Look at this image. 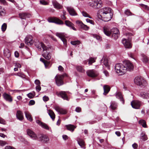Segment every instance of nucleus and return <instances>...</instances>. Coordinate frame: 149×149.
Wrapping results in <instances>:
<instances>
[{"mask_svg":"<svg viewBox=\"0 0 149 149\" xmlns=\"http://www.w3.org/2000/svg\"><path fill=\"white\" fill-rule=\"evenodd\" d=\"M96 58H94L91 57L88 60V64L89 65H91L92 64L95 62Z\"/></svg>","mask_w":149,"mask_h":149,"instance_id":"nucleus-39","label":"nucleus"},{"mask_svg":"<svg viewBox=\"0 0 149 149\" xmlns=\"http://www.w3.org/2000/svg\"><path fill=\"white\" fill-rule=\"evenodd\" d=\"M134 83L140 86H145L147 84L146 81L141 77L137 76L134 80Z\"/></svg>","mask_w":149,"mask_h":149,"instance_id":"nucleus-3","label":"nucleus"},{"mask_svg":"<svg viewBox=\"0 0 149 149\" xmlns=\"http://www.w3.org/2000/svg\"><path fill=\"white\" fill-rule=\"evenodd\" d=\"M86 20L87 22L90 23L91 24H93L94 23V22L93 21L89 19H86Z\"/></svg>","mask_w":149,"mask_h":149,"instance_id":"nucleus-54","label":"nucleus"},{"mask_svg":"<svg viewBox=\"0 0 149 149\" xmlns=\"http://www.w3.org/2000/svg\"><path fill=\"white\" fill-rule=\"evenodd\" d=\"M90 7L95 9L99 8L102 6V3L101 0H94L88 3Z\"/></svg>","mask_w":149,"mask_h":149,"instance_id":"nucleus-4","label":"nucleus"},{"mask_svg":"<svg viewBox=\"0 0 149 149\" xmlns=\"http://www.w3.org/2000/svg\"><path fill=\"white\" fill-rule=\"evenodd\" d=\"M16 117L19 120H22L23 119V113L20 111H17L16 113Z\"/></svg>","mask_w":149,"mask_h":149,"instance_id":"nucleus-28","label":"nucleus"},{"mask_svg":"<svg viewBox=\"0 0 149 149\" xmlns=\"http://www.w3.org/2000/svg\"><path fill=\"white\" fill-rule=\"evenodd\" d=\"M7 28V24L6 23H4L1 26V30L3 32L5 31Z\"/></svg>","mask_w":149,"mask_h":149,"instance_id":"nucleus-45","label":"nucleus"},{"mask_svg":"<svg viewBox=\"0 0 149 149\" xmlns=\"http://www.w3.org/2000/svg\"><path fill=\"white\" fill-rule=\"evenodd\" d=\"M58 95V96L61 97L64 100H66L67 101L69 100V99L66 92L65 91H61L60 92Z\"/></svg>","mask_w":149,"mask_h":149,"instance_id":"nucleus-18","label":"nucleus"},{"mask_svg":"<svg viewBox=\"0 0 149 149\" xmlns=\"http://www.w3.org/2000/svg\"><path fill=\"white\" fill-rule=\"evenodd\" d=\"M67 77V74L65 73L62 75H58L55 77L56 84L58 86H60L63 84V79L65 77Z\"/></svg>","mask_w":149,"mask_h":149,"instance_id":"nucleus-5","label":"nucleus"},{"mask_svg":"<svg viewBox=\"0 0 149 149\" xmlns=\"http://www.w3.org/2000/svg\"><path fill=\"white\" fill-rule=\"evenodd\" d=\"M25 43L28 45H32L34 41L33 40V37L31 36H27L25 39Z\"/></svg>","mask_w":149,"mask_h":149,"instance_id":"nucleus-15","label":"nucleus"},{"mask_svg":"<svg viewBox=\"0 0 149 149\" xmlns=\"http://www.w3.org/2000/svg\"><path fill=\"white\" fill-rule=\"evenodd\" d=\"M4 10L3 9L1 6H0V16L2 15V13H4Z\"/></svg>","mask_w":149,"mask_h":149,"instance_id":"nucleus-51","label":"nucleus"},{"mask_svg":"<svg viewBox=\"0 0 149 149\" xmlns=\"http://www.w3.org/2000/svg\"><path fill=\"white\" fill-rule=\"evenodd\" d=\"M20 17L22 19H25L26 18H29L31 15L27 13H21L19 14Z\"/></svg>","mask_w":149,"mask_h":149,"instance_id":"nucleus-26","label":"nucleus"},{"mask_svg":"<svg viewBox=\"0 0 149 149\" xmlns=\"http://www.w3.org/2000/svg\"><path fill=\"white\" fill-rule=\"evenodd\" d=\"M67 9L70 14L72 16H76L77 15L74 8L71 7H67Z\"/></svg>","mask_w":149,"mask_h":149,"instance_id":"nucleus-19","label":"nucleus"},{"mask_svg":"<svg viewBox=\"0 0 149 149\" xmlns=\"http://www.w3.org/2000/svg\"><path fill=\"white\" fill-rule=\"evenodd\" d=\"M58 70L61 71H63L64 70L63 68L61 65H60L58 67Z\"/></svg>","mask_w":149,"mask_h":149,"instance_id":"nucleus-63","label":"nucleus"},{"mask_svg":"<svg viewBox=\"0 0 149 149\" xmlns=\"http://www.w3.org/2000/svg\"><path fill=\"white\" fill-rule=\"evenodd\" d=\"M139 123L142 125L143 127L145 128L147 127L146 123L145 120L143 119L139 121Z\"/></svg>","mask_w":149,"mask_h":149,"instance_id":"nucleus-37","label":"nucleus"},{"mask_svg":"<svg viewBox=\"0 0 149 149\" xmlns=\"http://www.w3.org/2000/svg\"><path fill=\"white\" fill-rule=\"evenodd\" d=\"M35 103V101L33 100H31L30 101L29 103V105H34Z\"/></svg>","mask_w":149,"mask_h":149,"instance_id":"nucleus-57","label":"nucleus"},{"mask_svg":"<svg viewBox=\"0 0 149 149\" xmlns=\"http://www.w3.org/2000/svg\"><path fill=\"white\" fill-rule=\"evenodd\" d=\"M101 63H103V64L107 68L108 70L109 69V64L108 60L106 57H103L101 60Z\"/></svg>","mask_w":149,"mask_h":149,"instance_id":"nucleus-21","label":"nucleus"},{"mask_svg":"<svg viewBox=\"0 0 149 149\" xmlns=\"http://www.w3.org/2000/svg\"><path fill=\"white\" fill-rule=\"evenodd\" d=\"M76 23L80 28L85 31H88L89 29V27L84 24L81 21L77 20L76 21Z\"/></svg>","mask_w":149,"mask_h":149,"instance_id":"nucleus-13","label":"nucleus"},{"mask_svg":"<svg viewBox=\"0 0 149 149\" xmlns=\"http://www.w3.org/2000/svg\"><path fill=\"white\" fill-rule=\"evenodd\" d=\"M25 114L27 119L30 121H32V118L31 117L30 113L28 111H25Z\"/></svg>","mask_w":149,"mask_h":149,"instance_id":"nucleus-35","label":"nucleus"},{"mask_svg":"<svg viewBox=\"0 0 149 149\" xmlns=\"http://www.w3.org/2000/svg\"><path fill=\"white\" fill-rule=\"evenodd\" d=\"M27 95L29 98H32L34 97V95L31 93H29L27 94Z\"/></svg>","mask_w":149,"mask_h":149,"instance_id":"nucleus-53","label":"nucleus"},{"mask_svg":"<svg viewBox=\"0 0 149 149\" xmlns=\"http://www.w3.org/2000/svg\"><path fill=\"white\" fill-rule=\"evenodd\" d=\"M16 75L19 76L22 78H24L25 77V75L22 72H19Z\"/></svg>","mask_w":149,"mask_h":149,"instance_id":"nucleus-49","label":"nucleus"},{"mask_svg":"<svg viewBox=\"0 0 149 149\" xmlns=\"http://www.w3.org/2000/svg\"><path fill=\"white\" fill-rule=\"evenodd\" d=\"M15 66L17 68H20L21 67V66L20 64L17 63H15Z\"/></svg>","mask_w":149,"mask_h":149,"instance_id":"nucleus-62","label":"nucleus"},{"mask_svg":"<svg viewBox=\"0 0 149 149\" xmlns=\"http://www.w3.org/2000/svg\"><path fill=\"white\" fill-rule=\"evenodd\" d=\"M123 63L124 67L126 69V71H131L134 69V66L129 61L126 60L123 61Z\"/></svg>","mask_w":149,"mask_h":149,"instance_id":"nucleus-8","label":"nucleus"},{"mask_svg":"<svg viewBox=\"0 0 149 149\" xmlns=\"http://www.w3.org/2000/svg\"><path fill=\"white\" fill-rule=\"evenodd\" d=\"M43 100L44 102H47L49 100V98L48 96L45 95L43 97Z\"/></svg>","mask_w":149,"mask_h":149,"instance_id":"nucleus-52","label":"nucleus"},{"mask_svg":"<svg viewBox=\"0 0 149 149\" xmlns=\"http://www.w3.org/2000/svg\"><path fill=\"white\" fill-rule=\"evenodd\" d=\"M76 69L79 72L84 73L85 72V70L81 66H77Z\"/></svg>","mask_w":149,"mask_h":149,"instance_id":"nucleus-38","label":"nucleus"},{"mask_svg":"<svg viewBox=\"0 0 149 149\" xmlns=\"http://www.w3.org/2000/svg\"><path fill=\"white\" fill-rule=\"evenodd\" d=\"M36 89L37 91H39L41 90V87L40 85H37L36 87Z\"/></svg>","mask_w":149,"mask_h":149,"instance_id":"nucleus-61","label":"nucleus"},{"mask_svg":"<svg viewBox=\"0 0 149 149\" xmlns=\"http://www.w3.org/2000/svg\"><path fill=\"white\" fill-rule=\"evenodd\" d=\"M65 127L68 130L72 132L74 131V129L76 127L74 125L71 124L66 125Z\"/></svg>","mask_w":149,"mask_h":149,"instance_id":"nucleus-33","label":"nucleus"},{"mask_svg":"<svg viewBox=\"0 0 149 149\" xmlns=\"http://www.w3.org/2000/svg\"><path fill=\"white\" fill-rule=\"evenodd\" d=\"M125 14L127 16L132 15H134L130 11V10L129 9H127L126 10H125Z\"/></svg>","mask_w":149,"mask_h":149,"instance_id":"nucleus-42","label":"nucleus"},{"mask_svg":"<svg viewBox=\"0 0 149 149\" xmlns=\"http://www.w3.org/2000/svg\"><path fill=\"white\" fill-rule=\"evenodd\" d=\"M4 54L8 58L11 55L10 53L8 51H4Z\"/></svg>","mask_w":149,"mask_h":149,"instance_id":"nucleus-47","label":"nucleus"},{"mask_svg":"<svg viewBox=\"0 0 149 149\" xmlns=\"http://www.w3.org/2000/svg\"><path fill=\"white\" fill-rule=\"evenodd\" d=\"M6 144V142L4 141H0V146H3Z\"/></svg>","mask_w":149,"mask_h":149,"instance_id":"nucleus-58","label":"nucleus"},{"mask_svg":"<svg viewBox=\"0 0 149 149\" xmlns=\"http://www.w3.org/2000/svg\"><path fill=\"white\" fill-rule=\"evenodd\" d=\"M0 2L4 5H7V3L5 0H0Z\"/></svg>","mask_w":149,"mask_h":149,"instance_id":"nucleus-56","label":"nucleus"},{"mask_svg":"<svg viewBox=\"0 0 149 149\" xmlns=\"http://www.w3.org/2000/svg\"><path fill=\"white\" fill-rule=\"evenodd\" d=\"M27 132L28 135L33 140H38L44 143H47L49 141V138L46 135L39 134L37 135L34 132L30 129L27 130Z\"/></svg>","mask_w":149,"mask_h":149,"instance_id":"nucleus-1","label":"nucleus"},{"mask_svg":"<svg viewBox=\"0 0 149 149\" xmlns=\"http://www.w3.org/2000/svg\"><path fill=\"white\" fill-rule=\"evenodd\" d=\"M103 31L107 36H110L111 34V30L107 26H105L103 27Z\"/></svg>","mask_w":149,"mask_h":149,"instance_id":"nucleus-24","label":"nucleus"},{"mask_svg":"<svg viewBox=\"0 0 149 149\" xmlns=\"http://www.w3.org/2000/svg\"><path fill=\"white\" fill-rule=\"evenodd\" d=\"M43 63L45 65V67L46 68H48L50 64L49 62L46 61H43Z\"/></svg>","mask_w":149,"mask_h":149,"instance_id":"nucleus-48","label":"nucleus"},{"mask_svg":"<svg viewBox=\"0 0 149 149\" xmlns=\"http://www.w3.org/2000/svg\"><path fill=\"white\" fill-rule=\"evenodd\" d=\"M78 143L79 145L82 148L84 149L85 148V147L84 142L83 140L79 138L77 139V140Z\"/></svg>","mask_w":149,"mask_h":149,"instance_id":"nucleus-29","label":"nucleus"},{"mask_svg":"<svg viewBox=\"0 0 149 149\" xmlns=\"http://www.w3.org/2000/svg\"><path fill=\"white\" fill-rule=\"evenodd\" d=\"M87 75L89 77H94L97 76L96 71L94 70H89L86 71Z\"/></svg>","mask_w":149,"mask_h":149,"instance_id":"nucleus-16","label":"nucleus"},{"mask_svg":"<svg viewBox=\"0 0 149 149\" xmlns=\"http://www.w3.org/2000/svg\"><path fill=\"white\" fill-rule=\"evenodd\" d=\"M55 109L58 113L61 114H65L67 113V110L65 109L62 108L58 106L54 107Z\"/></svg>","mask_w":149,"mask_h":149,"instance_id":"nucleus-12","label":"nucleus"},{"mask_svg":"<svg viewBox=\"0 0 149 149\" xmlns=\"http://www.w3.org/2000/svg\"><path fill=\"white\" fill-rule=\"evenodd\" d=\"M35 46L38 48V50L40 51L41 50V47L42 48L43 51L45 50H48L49 47H46L45 45L42 42H40L39 41L35 42Z\"/></svg>","mask_w":149,"mask_h":149,"instance_id":"nucleus-9","label":"nucleus"},{"mask_svg":"<svg viewBox=\"0 0 149 149\" xmlns=\"http://www.w3.org/2000/svg\"><path fill=\"white\" fill-rule=\"evenodd\" d=\"M35 83L37 85H40V81L38 79H36L35 81Z\"/></svg>","mask_w":149,"mask_h":149,"instance_id":"nucleus-60","label":"nucleus"},{"mask_svg":"<svg viewBox=\"0 0 149 149\" xmlns=\"http://www.w3.org/2000/svg\"><path fill=\"white\" fill-rule=\"evenodd\" d=\"M48 114L52 120H54L55 118V115L54 112L52 110H48Z\"/></svg>","mask_w":149,"mask_h":149,"instance_id":"nucleus-34","label":"nucleus"},{"mask_svg":"<svg viewBox=\"0 0 149 149\" xmlns=\"http://www.w3.org/2000/svg\"><path fill=\"white\" fill-rule=\"evenodd\" d=\"M3 96L4 99L6 101L9 102H11L12 101L13 99L12 97L10 95L6 93H4Z\"/></svg>","mask_w":149,"mask_h":149,"instance_id":"nucleus-22","label":"nucleus"},{"mask_svg":"<svg viewBox=\"0 0 149 149\" xmlns=\"http://www.w3.org/2000/svg\"><path fill=\"white\" fill-rule=\"evenodd\" d=\"M75 110L77 112H80L81 111V109L80 107H77L76 108Z\"/></svg>","mask_w":149,"mask_h":149,"instance_id":"nucleus-59","label":"nucleus"},{"mask_svg":"<svg viewBox=\"0 0 149 149\" xmlns=\"http://www.w3.org/2000/svg\"><path fill=\"white\" fill-rule=\"evenodd\" d=\"M56 35L61 39L64 44L65 45L66 44V40L64 38V33H56Z\"/></svg>","mask_w":149,"mask_h":149,"instance_id":"nucleus-20","label":"nucleus"},{"mask_svg":"<svg viewBox=\"0 0 149 149\" xmlns=\"http://www.w3.org/2000/svg\"><path fill=\"white\" fill-rule=\"evenodd\" d=\"M52 4L54 6L55 8L57 9H61L62 8V6L58 3L56 1H53Z\"/></svg>","mask_w":149,"mask_h":149,"instance_id":"nucleus-32","label":"nucleus"},{"mask_svg":"<svg viewBox=\"0 0 149 149\" xmlns=\"http://www.w3.org/2000/svg\"><path fill=\"white\" fill-rule=\"evenodd\" d=\"M41 126L43 128H44L46 130H49V127L46 124H45V123H43Z\"/></svg>","mask_w":149,"mask_h":149,"instance_id":"nucleus-46","label":"nucleus"},{"mask_svg":"<svg viewBox=\"0 0 149 149\" xmlns=\"http://www.w3.org/2000/svg\"><path fill=\"white\" fill-rule=\"evenodd\" d=\"M71 44L74 45H78L80 43V42L79 40H77L75 41H71Z\"/></svg>","mask_w":149,"mask_h":149,"instance_id":"nucleus-43","label":"nucleus"},{"mask_svg":"<svg viewBox=\"0 0 149 149\" xmlns=\"http://www.w3.org/2000/svg\"><path fill=\"white\" fill-rule=\"evenodd\" d=\"M111 9L109 7H104L99 10L98 12L100 14H97V16L98 18L105 15L108 13L111 12Z\"/></svg>","mask_w":149,"mask_h":149,"instance_id":"nucleus-6","label":"nucleus"},{"mask_svg":"<svg viewBox=\"0 0 149 149\" xmlns=\"http://www.w3.org/2000/svg\"><path fill=\"white\" fill-rule=\"evenodd\" d=\"M131 104L132 108L138 109H139L141 104V103L140 101H139L133 100L131 102Z\"/></svg>","mask_w":149,"mask_h":149,"instance_id":"nucleus-11","label":"nucleus"},{"mask_svg":"<svg viewBox=\"0 0 149 149\" xmlns=\"http://www.w3.org/2000/svg\"><path fill=\"white\" fill-rule=\"evenodd\" d=\"M116 96L117 98L120 100L123 104H124L125 101L123 99L122 94L119 91L117 92L116 93Z\"/></svg>","mask_w":149,"mask_h":149,"instance_id":"nucleus-23","label":"nucleus"},{"mask_svg":"<svg viewBox=\"0 0 149 149\" xmlns=\"http://www.w3.org/2000/svg\"><path fill=\"white\" fill-rule=\"evenodd\" d=\"M82 14L83 15L84 17H88L91 19L92 18V17L85 11H83L82 12Z\"/></svg>","mask_w":149,"mask_h":149,"instance_id":"nucleus-44","label":"nucleus"},{"mask_svg":"<svg viewBox=\"0 0 149 149\" xmlns=\"http://www.w3.org/2000/svg\"><path fill=\"white\" fill-rule=\"evenodd\" d=\"M5 149H16L14 147L10 146H7L5 147Z\"/></svg>","mask_w":149,"mask_h":149,"instance_id":"nucleus-64","label":"nucleus"},{"mask_svg":"<svg viewBox=\"0 0 149 149\" xmlns=\"http://www.w3.org/2000/svg\"><path fill=\"white\" fill-rule=\"evenodd\" d=\"M49 49H49L48 50H45L44 51H43V52L42 54V56L44 57L45 59L47 60H49L51 58V56L50 55V53L49 52H48L47 51H48Z\"/></svg>","mask_w":149,"mask_h":149,"instance_id":"nucleus-25","label":"nucleus"},{"mask_svg":"<svg viewBox=\"0 0 149 149\" xmlns=\"http://www.w3.org/2000/svg\"><path fill=\"white\" fill-rule=\"evenodd\" d=\"M47 20L49 22L54 23L59 25L64 24V22L63 21L55 17L49 18Z\"/></svg>","mask_w":149,"mask_h":149,"instance_id":"nucleus-7","label":"nucleus"},{"mask_svg":"<svg viewBox=\"0 0 149 149\" xmlns=\"http://www.w3.org/2000/svg\"><path fill=\"white\" fill-rule=\"evenodd\" d=\"M40 2L41 4L43 5H46L48 4V3L44 0H40Z\"/></svg>","mask_w":149,"mask_h":149,"instance_id":"nucleus-50","label":"nucleus"},{"mask_svg":"<svg viewBox=\"0 0 149 149\" xmlns=\"http://www.w3.org/2000/svg\"><path fill=\"white\" fill-rule=\"evenodd\" d=\"M103 72L106 77H108L109 76V73L106 70H104L103 71Z\"/></svg>","mask_w":149,"mask_h":149,"instance_id":"nucleus-55","label":"nucleus"},{"mask_svg":"<svg viewBox=\"0 0 149 149\" xmlns=\"http://www.w3.org/2000/svg\"><path fill=\"white\" fill-rule=\"evenodd\" d=\"M115 70L117 73L119 74V75H121L123 74L126 72V69L124 67L123 63L116 64L115 66Z\"/></svg>","mask_w":149,"mask_h":149,"instance_id":"nucleus-2","label":"nucleus"},{"mask_svg":"<svg viewBox=\"0 0 149 149\" xmlns=\"http://www.w3.org/2000/svg\"><path fill=\"white\" fill-rule=\"evenodd\" d=\"M103 89L104 90L103 94L106 95L109 91L110 88L109 86L104 85L103 86Z\"/></svg>","mask_w":149,"mask_h":149,"instance_id":"nucleus-30","label":"nucleus"},{"mask_svg":"<svg viewBox=\"0 0 149 149\" xmlns=\"http://www.w3.org/2000/svg\"><path fill=\"white\" fill-rule=\"evenodd\" d=\"M112 16L113 14L110 12L105 14V15H104L101 17H100L99 18L103 21L107 22L110 21L111 19Z\"/></svg>","mask_w":149,"mask_h":149,"instance_id":"nucleus-10","label":"nucleus"},{"mask_svg":"<svg viewBox=\"0 0 149 149\" xmlns=\"http://www.w3.org/2000/svg\"><path fill=\"white\" fill-rule=\"evenodd\" d=\"M122 43L126 48H130L132 47V45L128 40L126 39H123Z\"/></svg>","mask_w":149,"mask_h":149,"instance_id":"nucleus-17","label":"nucleus"},{"mask_svg":"<svg viewBox=\"0 0 149 149\" xmlns=\"http://www.w3.org/2000/svg\"><path fill=\"white\" fill-rule=\"evenodd\" d=\"M141 139L143 141L147 140L148 137L145 132H143L141 134Z\"/></svg>","mask_w":149,"mask_h":149,"instance_id":"nucleus-36","label":"nucleus"},{"mask_svg":"<svg viewBox=\"0 0 149 149\" xmlns=\"http://www.w3.org/2000/svg\"><path fill=\"white\" fill-rule=\"evenodd\" d=\"M65 23L66 26L69 27H71L72 25H74L72 23L68 20L65 21Z\"/></svg>","mask_w":149,"mask_h":149,"instance_id":"nucleus-41","label":"nucleus"},{"mask_svg":"<svg viewBox=\"0 0 149 149\" xmlns=\"http://www.w3.org/2000/svg\"><path fill=\"white\" fill-rule=\"evenodd\" d=\"M111 34L115 39H117L119 36V31L118 29L114 28L111 30Z\"/></svg>","mask_w":149,"mask_h":149,"instance_id":"nucleus-14","label":"nucleus"},{"mask_svg":"<svg viewBox=\"0 0 149 149\" xmlns=\"http://www.w3.org/2000/svg\"><path fill=\"white\" fill-rule=\"evenodd\" d=\"M143 57L142 61L143 63H147L148 61V57L146 55L144 54L142 55Z\"/></svg>","mask_w":149,"mask_h":149,"instance_id":"nucleus-40","label":"nucleus"},{"mask_svg":"<svg viewBox=\"0 0 149 149\" xmlns=\"http://www.w3.org/2000/svg\"><path fill=\"white\" fill-rule=\"evenodd\" d=\"M118 107L117 104L114 101H111V105L110 108L112 110L116 109Z\"/></svg>","mask_w":149,"mask_h":149,"instance_id":"nucleus-31","label":"nucleus"},{"mask_svg":"<svg viewBox=\"0 0 149 149\" xmlns=\"http://www.w3.org/2000/svg\"><path fill=\"white\" fill-rule=\"evenodd\" d=\"M139 96L143 99H148L149 98V93L147 92H141Z\"/></svg>","mask_w":149,"mask_h":149,"instance_id":"nucleus-27","label":"nucleus"}]
</instances>
